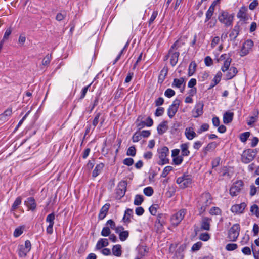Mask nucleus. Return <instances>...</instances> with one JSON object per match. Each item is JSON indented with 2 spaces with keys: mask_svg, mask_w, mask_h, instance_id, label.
I'll return each mask as SVG.
<instances>
[{
  "mask_svg": "<svg viewBox=\"0 0 259 259\" xmlns=\"http://www.w3.org/2000/svg\"><path fill=\"white\" fill-rule=\"evenodd\" d=\"M123 163L126 165L131 166L133 164L134 160L131 158H127L124 159Z\"/></svg>",
  "mask_w": 259,
  "mask_h": 259,
  "instance_id": "nucleus-60",
  "label": "nucleus"
},
{
  "mask_svg": "<svg viewBox=\"0 0 259 259\" xmlns=\"http://www.w3.org/2000/svg\"><path fill=\"white\" fill-rule=\"evenodd\" d=\"M172 167L171 166H166L164 168V169L161 174V177L163 178L166 177L167 176V175L169 173V172L172 170Z\"/></svg>",
  "mask_w": 259,
  "mask_h": 259,
  "instance_id": "nucleus-42",
  "label": "nucleus"
},
{
  "mask_svg": "<svg viewBox=\"0 0 259 259\" xmlns=\"http://www.w3.org/2000/svg\"><path fill=\"white\" fill-rule=\"evenodd\" d=\"M240 232V226L235 224L232 226L229 232V238L232 241H235L238 238Z\"/></svg>",
  "mask_w": 259,
  "mask_h": 259,
  "instance_id": "nucleus-8",
  "label": "nucleus"
},
{
  "mask_svg": "<svg viewBox=\"0 0 259 259\" xmlns=\"http://www.w3.org/2000/svg\"><path fill=\"white\" fill-rule=\"evenodd\" d=\"M113 254L116 256H120L121 255V246L120 245H115L112 248Z\"/></svg>",
  "mask_w": 259,
  "mask_h": 259,
  "instance_id": "nucleus-29",
  "label": "nucleus"
},
{
  "mask_svg": "<svg viewBox=\"0 0 259 259\" xmlns=\"http://www.w3.org/2000/svg\"><path fill=\"white\" fill-rule=\"evenodd\" d=\"M216 60L218 63L222 64L221 70L223 72L227 71L226 75L227 79H230L236 75L238 71L235 67H230L232 59L229 54H222L219 57L217 58Z\"/></svg>",
  "mask_w": 259,
  "mask_h": 259,
  "instance_id": "nucleus-1",
  "label": "nucleus"
},
{
  "mask_svg": "<svg viewBox=\"0 0 259 259\" xmlns=\"http://www.w3.org/2000/svg\"><path fill=\"white\" fill-rule=\"evenodd\" d=\"M180 101L178 99H176L174 101L172 104L170 106L168 109V115L170 118H172L176 112L178 111Z\"/></svg>",
  "mask_w": 259,
  "mask_h": 259,
  "instance_id": "nucleus-13",
  "label": "nucleus"
},
{
  "mask_svg": "<svg viewBox=\"0 0 259 259\" xmlns=\"http://www.w3.org/2000/svg\"><path fill=\"white\" fill-rule=\"evenodd\" d=\"M250 211L256 216L259 217V206L257 205H253L250 208Z\"/></svg>",
  "mask_w": 259,
  "mask_h": 259,
  "instance_id": "nucleus-40",
  "label": "nucleus"
},
{
  "mask_svg": "<svg viewBox=\"0 0 259 259\" xmlns=\"http://www.w3.org/2000/svg\"><path fill=\"white\" fill-rule=\"evenodd\" d=\"M245 207L246 204L244 203H242L240 204H236L232 206L231 210L233 213H241L243 212Z\"/></svg>",
  "mask_w": 259,
  "mask_h": 259,
  "instance_id": "nucleus-16",
  "label": "nucleus"
},
{
  "mask_svg": "<svg viewBox=\"0 0 259 259\" xmlns=\"http://www.w3.org/2000/svg\"><path fill=\"white\" fill-rule=\"evenodd\" d=\"M237 247V245L234 243H229L226 246V249L228 251H232L236 249Z\"/></svg>",
  "mask_w": 259,
  "mask_h": 259,
  "instance_id": "nucleus-54",
  "label": "nucleus"
},
{
  "mask_svg": "<svg viewBox=\"0 0 259 259\" xmlns=\"http://www.w3.org/2000/svg\"><path fill=\"white\" fill-rule=\"evenodd\" d=\"M196 67V64L195 62H191L189 67V72L188 75L189 76H192L194 73L195 71Z\"/></svg>",
  "mask_w": 259,
  "mask_h": 259,
  "instance_id": "nucleus-38",
  "label": "nucleus"
},
{
  "mask_svg": "<svg viewBox=\"0 0 259 259\" xmlns=\"http://www.w3.org/2000/svg\"><path fill=\"white\" fill-rule=\"evenodd\" d=\"M110 233H111V231H110L109 228L108 227H105L103 228V229L101 231V235L103 236L106 237V236L110 235Z\"/></svg>",
  "mask_w": 259,
  "mask_h": 259,
  "instance_id": "nucleus-47",
  "label": "nucleus"
},
{
  "mask_svg": "<svg viewBox=\"0 0 259 259\" xmlns=\"http://www.w3.org/2000/svg\"><path fill=\"white\" fill-rule=\"evenodd\" d=\"M243 186L242 181H237L233 183L230 189V194L232 196H237L240 192Z\"/></svg>",
  "mask_w": 259,
  "mask_h": 259,
  "instance_id": "nucleus-10",
  "label": "nucleus"
},
{
  "mask_svg": "<svg viewBox=\"0 0 259 259\" xmlns=\"http://www.w3.org/2000/svg\"><path fill=\"white\" fill-rule=\"evenodd\" d=\"M204 62L205 65L207 66H210L213 64V61L209 56H207L205 58Z\"/></svg>",
  "mask_w": 259,
  "mask_h": 259,
  "instance_id": "nucleus-59",
  "label": "nucleus"
},
{
  "mask_svg": "<svg viewBox=\"0 0 259 259\" xmlns=\"http://www.w3.org/2000/svg\"><path fill=\"white\" fill-rule=\"evenodd\" d=\"M176 182L181 188L184 189L191 185L192 179L189 176L184 175L178 178Z\"/></svg>",
  "mask_w": 259,
  "mask_h": 259,
  "instance_id": "nucleus-9",
  "label": "nucleus"
},
{
  "mask_svg": "<svg viewBox=\"0 0 259 259\" xmlns=\"http://www.w3.org/2000/svg\"><path fill=\"white\" fill-rule=\"evenodd\" d=\"M183 157L182 156H178L173 157V162L176 165L180 164L183 161Z\"/></svg>",
  "mask_w": 259,
  "mask_h": 259,
  "instance_id": "nucleus-50",
  "label": "nucleus"
},
{
  "mask_svg": "<svg viewBox=\"0 0 259 259\" xmlns=\"http://www.w3.org/2000/svg\"><path fill=\"white\" fill-rule=\"evenodd\" d=\"M253 46V42L248 39L246 40L243 44L240 52V55L241 57L245 56L249 54V53L252 50V47Z\"/></svg>",
  "mask_w": 259,
  "mask_h": 259,
  "instance_id": "nucleus-6",
  "label": "nucleus"
},
{
  "mask_svg": "<svg viewBox=\"0 0 259 259\" xmlns=\"http://www.w3.org/2000/svg\"><path fill=\"white\" fill-rule=\"evenodd\" d=\"M109 244L107 239H100L97 242L96 248L97 249H101L103 247L108 246Z\"/></svg>",
  "mask_w": 259,
  "mask_h": 259,
  "instance_id": "nucleus-21",
  "label": "nucleus"
},
{
  "mask_svg": "<svg viewBox=\"0 0 259 259\" xmlns=\"http://www.w3.org/2000/svg\"><path fill=\"white\" fill-rule=\"evenodd\" d=\"M175 94V92L173 90L171 89H168L165 91L164 95L168 98H170L174 96Z\"/></svg>",
  "mask_w": 259,
  "mask_h": 259,
  "instance_id": "nucleus-53",
  "label": "nucleus"
},
{
  "mask_svg": "<svg viewBox=\"0 0 259 259\" xmlns=\"http://www.w3.org/2000/svg\"><path fill=\"white\" fill-rule=\"evenodd\" d=\"M12 113V109H7L3 114L0 115V120L5 121L7 120V117H10Z\"/></svg>",
  "mask_w": 259,
  "mask_h": 259,
  "instance_id": "nucleus-27",
  "label": "nucleus"
},
{
  "mask_svg": "<svg viewBox=\"0 0 259 259\" xmlns=\"http://www.w3.org/2000/svg\"><path fill=\"white\" fill-rule=\"evenodd\" d=\"M24 226H19L17 228H16L13 233V235L15 237H18L19 236H20L23 233L24 230Z\"/></svg>",
  "mask_w": 259,
  "mask_h": 259,
  "instance_id": "nucleus-36",
  "label": "nucleus"
},
{
  "mask_svg": "<svg viewBox=\"0 0 259 259\" xmlns=\"http://www.w3.org/2000/svg\"><path fill=\"white\" fill-rule=\"evenodd\" d=\"M136 150L134 146H131L127 150L126 154L128 156H134L136 155Z\"/></svg>",
  "mask_w": 259,
  "mask_h": 259,
  "instance_id": "nucleus-45",
  "label": "nucleus"
},
{
  "mask_svg": "<svg viewBox=\"0 0 259 259\" xmlns=\"http://www.w3.org/2000/svg\"><path fill=\"white\" fill-rule=\"evenodd\" d=\"M55 220V214L52 213L49 214L46 218V222L51 225H54Z\"/></svg>",
  "mask_w": 259,
  "mask_h": 259,
  "instance_id": "nucleus-41",
  "label": "nucleus"
},
{
  "mask_svg": "<svg viewBox=\"0 0 259 259\" xmlns=\"http://www.w3.org/2000/svg\"><path fill=\"white\" fill-rule=\"evenodd\" d=\"M259 115V111L257 109H255L252 112V115L250 116L247 120V124L250 127H253L254 123L257 121Z\"/></svg>",
  "mask_w": 259,
  "mask_h": 259,
  "instance_id": "nucleus-14",
  "label": "nucleus"
},
{
  "mask_svg": "<svg viewBox=\"0 0 259 259\" xmlns=\"http://www.w3.org/2000/svg\"><path fill=\"white\" fill-rule=\"evenodd\" d=\"M233 116L234 114L233 112H226L223 116L224 123L227 124L231 122L233 119Z\"/></svg>",
  "mask_w": 259,
  "mask_h": 259,
  "instance_id": "nucleus-22",
  "label": "nucleus"
},
{
  "mask_svg": "<svg viewBox=\"0 0 259 259\" xmlns=\"http://www.w3.org/2000/svg\"><path fill=\"white\" fill-rule=\"evenodd\" d=\"M109 204H106L102 207L99 214V218L100 219L102 220L106 217L109 208Z\"/></svg>",
  "mask_w": 259,
  "mask_h": 259,
  "instance_id": "nucleus-23",
  "label": "nucleus"
},
{
  "mask_svg": "<svg viewBox=\"0 0 259 259\" xmlns=\"http://www.w3.org/2000/svg\"><path fill=\"white\" fill-rule=\"evenodd\" d=\"M51 55H47L43 59L42 61V64L44 65H48L51 61Z\"/></svg>",
  "mask_w": 259,
  "mask_h": 259,
  "instance_id": "nucleus-56",
  "label": "nucleus"
},
{
  "mask_svg": "<svg viewBox=\"0 0 259 259\" xmlns=\"http://www.w3.org/2000/svg\"><path fill=\"white\" fill-rule=\"evenodd\" d=\"M203 104L202 103H198L197 104L194 111L193 112L194 116L195 117H197L201 115L203 113Z\"/></svg>",
  "mask_w": 259,
  "mask_h": 259,
  "instance_id": "nucleus-18",
  "label": "nucleus"
},
{
  "mask_svg": "<svg viewBox=\"0 0 259 259\" xmlns=\"http://www.w3.org/2000/svg\"><path fill=\"white\" fill-rule=\"evenodd\" d=\"M31 249V243L29 241H25L24 245H21L19 248V255L20 257H25Z\"/></svg>",
  "mask_w": 259,
  "mask_h": 259,
  "instance_id": "nucleus-12",
  "label": "nucleus"
},
{
  "mask_svg": "<svg viewBox=\"0 0 259 259\" xmlns=\"http://www.w3.org/2000/svg\"><path fill=\"white\" fill-rule=\"evenodd\" d=\"M153 193V189L150 187H146L144 189V193L146 196H151L152 195Z\"/></svg>",
  "mask_w": 259,
  "mask_h": 259,
  "instance_id": "nucleus-52",
  "label": "nucleus"
},
{
  "mask_svg": "<svg viewBox=\"0 0 259 259\" xmlns=\"http://www.w3.org/2000/svg\"><path fill=\"white\" fill-rule=\"evenodd\" d=\"M209 125L207 123L203 124L200 127V128L197 131V133L200 134L203 132L206 131L208 130Z\"/></svg>",
  "mask_w": 259,
  "mask_h": 259,
  "instance_id": "nucleus-57",
  "label": "nucleus"
},
{
  "mask_svg": "<svg viewBox=\"0 0 259 259\" xmlns=\"http://www.w3.org/2000/svg\"><path fill=\"white\" fill-rule=\"evenodd\" d=\"M221 210L219 208L214 207L210 210V213L212 215H219L221 214Z\"/></svg>",
  "mask_w": 259,
  "mask_h": 259,
  "instance_id": "nucleus-51",
  "label": "nucleus"
},
{
  "mask_svg": "<svg viewBox=\"0 0 259 259\" xmlns=\"http://www.w3.org/2000/svg\"><path fill=\"white\" fill-rule=\"evenodd\" d=\"M210 220L208 218H205L202 220L201 228L205 230H208L210 228Z\"/></svg>",
  "mask_w": 259,
  "mask_h": 259,
  "instance_id": "nucleus-26",
  "label": "nucleus"
},
{
  "mask_svg": "<svg viewBox=\"0 0 259 259\" xmlns=\"http://www.w3.org/2000/svg\"><path fill=\"white\" fill-rule=\"evenodd\" d=\"M104 167L103 163H100L96 165L95 168L93 171L92 176L93 177H96L101 172Z\"/></svg>",
  "mask_w": 259,
  "mask_h": 259,
  "instance_id": "nucleus-34",
  "label": "nucleus"
},
{
  "mask_svg": "<svg viewBox=\"0 0 259 259\" xmlns=\"http://www.w3.org/2000/svg\"><path fill=\"white\" fill-rule=\"evenodd\" d=\"M242 252L245 255H250L251 254V250L248 247H245L242 249Z\"/></svg>",
  "mask_w": 259,
  "mask_h": 259,
  "instance_id": "nucleus-63",
  "label": "nucleus"
},
{
  "mask_svg": "<svg viewBox=\"0 0 259 259\" xmlns=\"http://www.w3.org/2000/svg\"><path fill=\"white\" fill-rule=\"evenodd\" d=\"M142 138L141 134L140 132H136L132 137L133 142H137Z\"/></svg>",
  "mask_w": 259,
  "mask_h": 259,
  "instance_id": "nucleus-48",
  "label": "nucleus"
},
{
  "mask_svg": "<svg viewBox=\"0 0 259 259\" xmlns=\"http://www.w3.org/2000/svg\"><path fill=\"white\" fill-rule=\"evenodd\" d=\"M215 5V3L213 2L211 6L209 7L206 14V20L205 22L208 21L212 17L214 12V8Z\"/></svg>",
  "mask_w": 259,
  "mask_h": 259,
  "instance_id": "nucleus-30",
  "label": "nucleus"
},
{
  "mask_svg": "<svg viewBox=\"0 0 259 259\" xmlns=\"http://www.w3.org/2000/svg\"><path fill=\"white\" fill-rule=\"evenodd\" d=\"M11 32L12 30L10 28L7 29L5 31L3 39L1 40V41H3L4 43L5 41L7 40L8 39L9 36L10 35Z\"/></svg>",
  "mask_w": 259,
  "mask_h": 259,
  "instance_id": "nucleus-49",
  "label": "nucleus"
},
{
  "mask_svg": "<svg viewBox=\"0 0 259 259\" xmlns=\"http://www.w3.org/2000/svg\"><path fill=\"white\" fill-rule=\"evenodd\" d=\"M189 144L188 143H184L181 145V154L183 156H187L190 154L189 150Z\"/></svg>",
  "mask_w": 259,
  "mask_h": 259,
  "instance_id": "nucleus-19",
  "label": "nucleus"
},
{
  "mask_svg": "<svg viewBox=\"0 0 259 259\" xmlns=\"http://www.w3.org/2000/svg\"><path fill=\"white\" fill-rule=\"evenodd\" d=\"M250 136V133L248 132H244L243 133H242L240 135V139L242 142H245L246 141L247 139Z\"/></svg>",
  "mask_w": 259,
  "mask_h": 259,
  "instance_id": "nucleus-43",
  "label": "nucleus"
},
{
  "mask_svg": "<svg viewBox=\"0 0 259 259\" xmlns=\"http://www.w3.org/2000/svg\"><path fill=\"white\" fill-rule=\"evenodd\" d=\"M25 203L29 209L33 210L36 207L35 200L32 198H28L27 200L26 201Z\"/></svg>",
  "mask_w": 259,
  "mask_h": 259,
  "instance_id": "nucleus-28",
  "label": "nucleus"
},
{
  "mask_svg": "<svg viewBox=\"0 0 259 259\" xmlns=\"http://www.w3.org/2000/svg\"><path fill=\"white\" fill-rule=\"evenodd\" d=\"M116 232L119 233V238L121 241H125L128 237L129 233L127 231H123L122 227H118L115 229Z\"/></svg>",
  "mask_w": 259,
  "mask_h": 259,
  "instance_id": "nucleus-15",
  "label": "nucleus"
},
{
  "mask_svg": "<svg viewBox=\"0 0 259 259\" xmlns=\"http://www.w3.org/2000/svg\"><path fill=\"white\" fill-rule=\"evenodd\" d=\"M168 129L167 122L163 121L161 123L157 128L158 133L160 135H162Z\"/></svg>",
  "mask_w": 259,
  "mask_h": 259,
  "instance_id": "nucleus-20",
  "label": "nucleus"
},
{
  "mask_svg": "<svg viewBox=\"0 0 259 259\" xmlns=\"http://www.w3.org/2000/svg\"><path fill=\"white\" fill-rule=\"evenodd\" d=\"M211 195L209 193H204L201 195L198 200L200 213L205 211L206 208L211 203Z\"/></svg>",
  "mask_w": 259,
  "mask_h": 259,
  "instance_id": "nucleus-2",
  "label": "nucleus"
},
{
  "mask_svg": "<svg viewBox=\"0 0 259 259\" xmlns=\"http://www.w3.org/2000/svg\"><path fill=\"white\" fill-rule=\"evenodd\" d=\"M158 206L157 205H153L149 208V211L152 215H155Z\"/></svg>",
  "mask_w": 259,
  "mask_h": 259,
  "instance_id": "nucleus-58",
  "label": "nucleus"
},
{
  "mask_svg": "<svg viewBox=\"0 0 259 259\" xmlns=\"http://www.w3.org/2000/svg\"><path fill=\"white\" fill-rule=\"evenodd\" d=\"M178 41H176L170 49L168 55L170 57V62L172 66H175L178 62L179 53L178 52L175 51L174 48L176 47Z\"/></svg>",
  "mask_w": 259,
  "mask_h": 259,
  "instance_id": "nucleus-7",
  "label": "nucleus"
},
{
  "mask_svg": "<svg viewBox=\"0 0 259 259\" xmlns=\"http://www.w3.org/2000/svg\"><path fill=\"white\" fill-rule=\"evenodd\" d=\"M21 203V198L20 197L17 198V199L14 201V203L12 205L11 208V211H15L18 207L19 205Z\"/></svg>",
  "mask_w": 259,
  "mask_h": 259,
  "instance_id": "nucleus-39",
  "label": "nucleus"
},
{
  "mask_svg": "<svg viewBox=\"0 0 259 259\" xmlns=\"http://www.w3.org/2000/svg\"><path fill=\"white\" fill-rule=\"evenodd\" d=\"M239 32V26L236 25L234 26L233 30L231 31L229 37L232 40H235L238 36Z\"/></svg>",
  "mask_w": 259,
  "mask_h": 259,
  "instance_id": "nucleus-25",
  "label": "nucleus"
},
{
  "mask_svg": "<svg viewBox=\"0 0 259 259\" xmlns=\"http://www.w3.org/2000/svg\"><path fill=\"white\" fill-rule=\"evenodd\" d=\"M220 37H218V36L214 37L213 38V39L212 40V42L211 43V47L212 48H214L218 45H219L218 48V50L219 51H221L223 49V44H220Z\"/></svg>",
  "mask_w": 259,
  "mask_h": 259,
  "instance_id": "nucleus-17",
  "label": "nucleus"
},
{
  "mask_svg": "<svg viewBox=\"0 0 259 259\" xmlns=\"http://www.w3.org/2000/svg\"><path fill=\"white\" fill-rule=\"evenodd\" d=\"M184 79L183 78H180L179 79H174L173 83L172 84V87L180 88L184 83Z\"/></svg>",
  "mask_w": 259,
  "mask_h": 259,
  "instance_id": "nucleus-35",
  "label": "nucleus"
},
{
  "mask_svg": "<svg viewBox=\"0 0 259 259\" xmlns=\"http://www.w3.org/2000/svg\"><path fill=\"white\" fill-rule=\"evenodd\" d=\"M247 9L245 7H242L237 13V17L239 18L245 19L246 17Z\"/></svg>",
  "mask_w": 259,
  "mask_h": 259,
  "instance_id": "nucleus-33",
  "label": "nucleus"
},
{
  "mask_svg": "<svg viewBox=\"0 0 259 259\" xmlns=\"http://www.w3.org/2000/svg\"><path fill=\"white\" fill-rule=\"evenodd\" d=\"M200 239L203 241H207L209 238L210 236L207 233H202L199 237Z\"/></svg>",
  "mask_w": 259,
  "mask_h": 259,
  "instance_id": "nucleus-61",
  "label": "nucleus"
},
{
  "mask_svg": "<svg viewBox=\"0 0 259 259\" xmlns=\"http://www.w3.org/2000/svg\"><path fill=\"white\" fill-rule=\"evenodd\" d=\"M218 146V144L215 142H211L207 145L205 148L206 151H211L214 150Z\"/></svg>",
  "mask_w": 259,
  "mask_h": 259,
  "instance_id": "nucleus-46",
  "label": "nucleus"
},
{
  "mask_svg": "<svg viewBox=\"0 0 259 259\" xmlns=\"http://www.w3.org/2000/svg\"><path fill=\"white\" fill-rule=\"evenodd\" d=\"M185 134L188 140H192L196 136L195 132L192 128H187L185 132Z\"/></svg>",
  "mask_w": 259,
  "mask_h": 259,
  "instance_id": "nucleus-24",
  "label": "nucleus"
},
{
  "mask_svg": "<svg viewBox=\"0 0 259 259\" xmlns=\"http://www.w3.org/2000/svg\"><path fill=\"white\" fill-rule=\"evenodd\" d=\"M186 210L181 209L171 217V223L174 226H178L186 214Z\"/></svg>",
  "mask_w": 259,
  "mask_h": 259,
  "instance_id": "nucleus-5",
  "label": "nucleus"
},
{
  "mask_svg": "<svg viewBox=\"0 0 259 259\" xmlns=\"http://www.w3.org/2000/svg\"><path fill=\"white\" fill-rule=\"evenodd\" d=\"M168 72V68L167 67H163L160 71L159 75L158 81L161 83L163 81Z\"/></svg>",
  "mask_w": 259,
  "mask_h": 259,
  "instance_id": "nucleus-31",
  "label": "nucleus"
},
{
  "mask_svg": "<svg viewBox=\"0 0 259 259\" xmlns=\"http://www.w3.org/2000/svg\"><path fill=\"white\" fill-rule=\"evenodd\" d=\"M218 20L226 27L232 26L234 19V16L227 11H221L218 15Z\"/></svg>",
  "mask_w": 259,
  "mask_h": 259,
  "instance_id": "nucleus-3",
  "label": "nucleus"
},
{
  "mask_svg": "<svg viewBox=\"0 0 259 259\" xmlns=\"http://www.w3.org/2000/svg\"><path fill=\"white\" fill-rule=\"evenodd\" d=\"M133 214V211L131 209H127L125 211L123 218V220L124 222H128L130 221V218Z\"/></svg>",
  "mask_w": 259,
  "mask_h": 259,
  "instance_id": "nucleus-37",
  "label": "nucleus"
},
{
  "mask_svg": "<svg viewBox=\"0 0 259 259\" xmlns=\"http://www.w3.org/2000/svg\"><path fill=\"white\" fill-rule=\"evenodd\" d=\"M202 245V243L201 242H198L195 243L192 247V250L193 251H196L200 249Z\"/></svg>",
  "mask_w": 259,
  "mask_h": 259,
  "instance_id": "nucleus-55",
  "label": "nucleus"
},
{
  "mask_svg": "<svg viewBox=\"0 0 259 259\" xmlns=\"http://www.w3.org/2000/svg\"><path fill=\"white\" fill-rule=\"evenodd\" d=\"M222 76V74L220 71H219L213 78L212 81L214 82L213 84H211L210 88L214 87L215 85H217L221 80Z\"/></svg>",
  "mask_w": 259,
  "mask_h": 259,
  "instance_id": "nucleus-32",
  "label": "nucleus"
},
{
  "mask_svg": "<svg viewBox=\"0 0 259 259\" xmlns=\"http://www.w3.org/2000/svg\"><path fill=\"white\" fill-rule=\"evenodd\" d=\"M153 123V120L150 117L147 118L144 121V124L147 126H151Z\"/></svg>",
  "mask_w": 259,
  "mask_h": 259,
  "instance_id": "nucleus-62",
  "label": "nucleus"
},
{
  "mask_svg": "<svg viewBox=\"0 0 259 259\" xmlns=\"http://www.w3.org/2000/svg\"><path fill=\"white\" fill-rule=\"evenodd\" d=\"M169 154V149L166 147H163L159 150V157L161 160V164H164L168 162L167 156Z\"/></svg>",
  "mask_w": 259,
  "mask_h": 259,
  "instance_id": "nucleus-11",
  "label": "nucleus"
},
{
  "mask_svg": "<svg viewBox=\"0 0 259 259\" xmlns=\"http://www.w3.org/2000/svg\"><path fill=\"white\" fill-rule=\"evenodd\" d=\"M143 201V196L141 195H136L134 200V204L136 205H140Z\"/></svg>",
  "mask_w": 259,
  "mask_h": 259,
  "instance_id": "nucleus-44",
  "label": "nucleus"
},
{
  "mask_svg": "<svg viewBox=\"0 0 259 259\" xmlns=\"http://www.w3.org/2000/svg\"><path fill=\"white\" fill-rule=\"evenodd\" d=\"M257 151L256 150L247 149L245 150L242 155V161L245 163H248L255 157Z\"/></svg>",
  "mask_w": 259,
  "mask_h": 259,
  "instance_id": "nucleus-4",
  "label": "nucleus"
},
{
  "mask_svg": "<svg viewBox=\"0 0 259 259\" xmlns=\"http://www.w3.org/2000/svg\"><path fill=\"white\" fill-rule=\"evenodd\" d=\"M164 112V109L162 107L158 108L155 112V115L157 116H159L162 115Z\"/></svg>",
  "mask_w": 259,
  "mask_h": 259,
  "instance_id": "nucleus-64",
  "label": "nucleus"
}]
</instances>
